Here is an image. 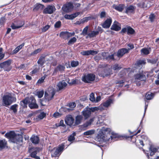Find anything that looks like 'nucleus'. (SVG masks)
<instances>
[{"label":"nucleus","mask_w":159,"mask_h":159,"mask_svg":"<svg viewBox=\"0 0 159 159\" xmlns=\"http://www.w3.org/2000/svg\"><path fill=\"white\" fill-rule=\"evenodd\" d=\"M112 135L115 136V137H117L116 134H114L111 129L103 127L98 131L97 140L99 142L109 141L113 139Z\"/></svg>","instance_id":"nucleus-1"},{"label":"nucleus","mask_w":159,"mask_h":159,"mask_svg":"<svg viewBox=\"0 0 159 159\" xmlns=\"http://www.w3.org/2000/svg\"><path fill=\"white\" fill-rule=\"evenodd\" d=\"M5 136L11 139L12 141L14 143H17L22 140V137L20 134H16L13 131H11L6 133Z\"/></svg>","instance_id":"nucleus-2"},{"label":"nucleus","mask_w":159,"mask_h":159,"mask_svg":"<svg viewBox=\"0 0 159 159\" xmlns=\"http://www.w3.org/2000/svg\"><path fill=\"white\" fill-rule=\"evenodd\" d=\"M16 99L14 95L11 93L6 94L3 97V103L6 106L10 105L12 102H16Z\"/></svg>","instance_id":"nucleus-3"},{"label":"nucleus","mask_w":159,"mask_h":159,"mask_svg":"<svg viewBox=\"0 0 159 159\" xmlns=\"http://www.w3.org/2000/svg\"><path fill=\"white\" fill-rule=\"evenodd\" d=\"M64 146V145L62 144L58 147L54 148L51 151L52 156L53 157L59 156L63 151Z\"/></svg>","instance_id":"nucleus-4"},{"label":"nucleus","mask_w":159,"mask_h":159,"mask_svg":"<svg viewBox=\"0 0 159 159\" xmlns=\"http://www.w3.org/2000/svg\"><path fill=\"white\" fill-rule=\"evenodd\" d=\"M12 62V60L8 59L0 63V67L3 68L5 71H8L11 69V65Z\"/></svg>","instance_id":"nucleus-5"},{"label":"nucleus","mask_w":159,"mask_h":159,"mask_svg":"<svg viewBox=\"0 0 159 159\" xmlns=\"http://www.w3.org/2000/svg\"><path fill=\"white\" fill-rule=\"evenodd\" d=\"M55 93V91L53 89L50 88L46 91L44 97L46 100L48 101L51 100L53 97Z\"/></svg>","instance_id":"nucleus-6"},{"label":"nucleus","mask_w":159,"mask_h":159,"mask_svg":"<svg viewBox=\"0 0 159 159\" xmlns=\"http://www.w3.org/2000/svg\"><path fill=\"white\" fill-rule=\"evenodd\" d=\"M95 78V75L90 74L83 77L82 80L85 83H90L91 81H94Z\"/></svg>","instance_id":"nucleus-7"},{"label":"nucleus","mask_w":159,"mask_h":159,"mask_svg":"<svg viewBox=\"0 0 159 159\" xmlns=\"http://www.w3.org/2000/svg\"><path fill=\"white\" fill-rule=\"evenodd\" d=\"M29 106L31 109H36L38 107L36 103L35 99L33 97H30L29 99Z\"/></svg>","instance_id":"nucleus-8"},{"label":"nucleus","mask_w":159,"mask_h":159,"mask_svg":"<svg viewBox=\"0 0 159 159\" xmlns=\"http://www.w3.org/2000/svg\"><path fill=\"white\" fill-rule=\"evenodd\" d=\"M135 81H145L146 80L145 75L143 72L134 75Z\"/></svg>","instance_id":"nucleus-9"},{"label":"nucleus","mask_w":159,"mask_h":159,"mask_svg":"<svg viewBox=\"0 0 159 159\" xmlns=\"http://www.w3.org/2000/svg\"><path fill=\"white\" fill-rule=\"evenodd\" d=\"M141 139H136L135 141L139 146V148H142L144 146V143L148 139V137L144 135H142L141 137Z\"/></svg>","instance_id":"nucleus-10"},{"label":"nucleus","mask_w":159,"mask_h":159,"mask_svg":"<svg viewBox=\"0 0 159 159\" xmlns=\"http://www.w3.org/2000/svg\"><path fill=\"white\" fill-rule=\"evenodd\" d=\"M73 6L71 2H69L64 5L62 7V9L64 12H68L70 11L73 8Z\"/></svg>","instance_id":"nucleus-11"},{"label":"nucleus","mask_w":159,"mask_h":159,"mask_svg":"<svg viewBox=\"0 0 159 159\" xmlns=\"http://www.w3.org/2000/svg\"><path fill=\"white\" fill-rule=\"evenodd\" d=\"M56 10L55 7L53 6H48L43 10V13L44 14H51Z\"/></svg>","instance_id":"nucleus-12"},{"label":"nucleus","mask_w":159,"mask_h":159,"mask_svg":"<svg viewBox=\"0 0 159 159\" xmlns=\"http://www.w3.org/2000/svg\"><path fill=\"white\" fill-rule=\"evenodd\" d=\"M75 33H70L67 31L61 32L60 34V36L64 38H69L71 36H73L75 35Z\"/></svg>","instance_id":"nucleus-13"},{"label":"nucleus","mask_w":159,"mask_h":159,"mask_svg":"<svg viewBox=\"0 0 159 159\" xmlns=\"http://www.w3.org/2000/svg\"><path fill=\"white\" fill-rule=\"evenodd\" d=\"M82 114L85 119L88 118L91 115V112L89 107H87L82 112Z\"/></svg>","instance_id":"nucleus-14"},{"label":"nucleus","mask_w":159,"mask_h":159,"mask_svg":"<svg viewBox=\"0 0 159 159\" xmlns=\"http://www.w3.org/2000/svg\"><path fill=\"white\" fill-rule=\"evenodd\" d=\"M39 151V149L37 148H33L29 149V151L30 153L31 157H35L37 152Z\"/></svg>","instance_id":"nucleus-15"},{"label":"nucleus","mask_w":159,"mask_h":159,"mask_svg":"<svg viewBox=\"0 0 159 159\" xmlns=\"http://www.w3.org/2000/svg\"><path fill=\"white\" fill-rule=\"evenodd\" d=\"M66 123L68 125H72L74 122V119L71 115L66 116L65 120Z\"/></svg>","instance_id":"nucleus-16"},{"label":"nucleus","mask_w":159,"mask_h":159,"mask_svg":"<svg viewBox=\"0 0 159 159\" xmlns=\"http://www.w3.org/2000/svg\"><path fill=\"white\" fill-rule=\"evenodd\" d=\"M111 29L112 30L118 31L121 29V25L119 23L115 21L111 26Z\"/></svg>","instance_id":"nucleus-17"},{"label":"nucleus","mask_w":159,"mask_h":159,"mask_svg":"<svg viewBox=\"0 0 159 159\" xmlns=\"http://www.w3.org/2000/svg\"><path fill=\"white\" fill-rule=\"evenodd\" d=\"M67 85V84L64 80L59 82L57 84V87L59 90L64 89Z\"/></svg>","instance_id":"nucleus-18"},{"label":"nucleus","mask_w":159,"mask_h":159,"mask_svg":"<svg viewBox=\"0 0 159 159\" xmlns=\"http://www.w3.org/2000/svg\"><path fill=\"white\" fill-rule=\"evenodd\" d=\"M112 19L111 18H109L107 19L105 21L103 24L102 25V26L103 28H109L111 23Z\"/></svg>","instance_id":"nucleus-19"},{"label":"nucleus","mask_w":159,"mask_h":159,"mask_svg":"<svg viewBox=\"0 0 159 159\" xmlns=\"http://www.w3.org/2000/svg\"><path fill=\"white\" fill-rule=\"evenodd\" d=\"M128 52V50L126 48H123L119 50L117 52V56L119 57H121L124 54Z\"/></svg>","instance_id":"nucleus-20"},{"label":"nucleus","mask_w":159,"mask_h":159,"mask_svg":"<svg viewBox=\"0 0 159 159\" xmlns=\"http://www.w3.org/2000/svg\"><path fill=\"white\" fill-rule=\"evenodd\" d=\"M91 112H94L98 111H102L104 109V108L102 107V105H100L99 106L95 107L89 108Z\"/></svg>","instance_id":"nucleus-21"},{"label":"nucleus","mask_w":159,"mask_h":159,"mask_svg":"<svg viewBox=\"0 0 159 159\" xmlns=\"http://www.w3.org/2000/svg\"><path fill=\"white\" fill-rule=\"evenodd\" d=\"M79 14V12H76L71 15L66 14L64 16V17L66 19H72L76 17Z\"/></svg>","instance_id":"nucleus-22"},{"label":"nucleus","mask_w":159,"mask_h":159,"mask_svg":"<svg viewBox=\"0 0 159 159\" xmlns=\"http://www.w3.org/2000/svg\"><path fill=\"white\" fill-rule=\"evenodd\" d=\"M113 103L112 100L111 99L107 100L105 102H103L101 105H102V107L104 108L105 107H108L110 106V105Z\"/></svg>","instance_id":"nucleus-23"},{"label":"nucleus","mask_w":159,"mask_h":159,"mask_svg":"<svg viewBox=\"0 0 159 159\" xmlns=\"http://www.w3.org/2000/svg\"><path fill=\"white\" fill-rule=\"evenodd\" d=\"M99 33V31H92L89 32L87 34V35L86 36V38H92L96 36V35H98Z\"/></svg>","instance_id":"nucleus-24"},{"label":"nucleus","mask_w":159,"mask_h":159,"mask_svg":"<svg viewBox=\"0 0 159 159\" xmlns=\"http://www.w3.org/2000/svg\"><path fill=\"white\" fill-rule=\"evenodd\" d=\"M135 8L132 5H130L126 8V12L128 14H130L134 12Z\"/></svg>","instance_id":"nucleus-25"},{"label":"nucleus","mask_w":159,"mask_h":159,"mask_svg":"<svg viewBox=\"0 0 159 159\" xmlns=\"http://www.w3.org/2000/svg\"><path fill=\"white\" fill-rule=\"evenodd\" d=\"M65 68V67L63 65H59L54 70V73L55 72H56L58 71L62 72L64 70Z\"/></svg>","instance_id":"nucleus-26"},{"label":"nucleus","mask_w":159,"mask_h":159,"mask_svg":"<svg viewBox=\"0 0 159 159\" xmlns=\"http://www.w3.org/2000/svg\"><path fill=\"white\" fill-rule=\"evenodd\" d=\"M31 141L34 143L36 144L39 142V139L37 136H32L30 138Z\"/></svg>","instance_id":"nucleus-27"},{"label":"nucleus","mask_w":159,"mask_h":159,"mask_svg":"<svg viewBox=\"0 0 159 159\" xmlns=\"http://www.w3.org/2000/svg\"><path fill=\"white\" fill-rule=\"evenodd\" d=\"M29 98H27L21 101L20 102V105L23 107H27V104L29 102Z\"/></svg>","instance_id":"nucleus-28"},{"label":"nucleus","mask_w":159,"mask_h":159,"mask_svg":"<svg viewBox=\"0 0 159 159\" xmlns=\"http://www.w3.org/2000/svg\"><path fill=\"white\" fill-rule=\"evenodd\" d=\"M43 5L41 4L37 3L34 5L33 10L36 11L40 10L42 9L43 8Z\"/></svg>","instance_id":"nucleus-29"},{"label":"nucleus","mask_w":159,"mask_h":159,"mask_svg":"<svg viewBox=\"0 0 159 159\" xmlns=\"http://www.w3.org/2000/svg\"><path fill=\"white\" fill-rule=\"evenodd\" d=\"M25 43H23L21 44L17 47L12 52V54H15L18 52L24 46Z\"/></svg>","instance_id":"nucleus-30"},{"label":"nucleus","mask_w":159,"mask_h":159,"mask_svg":"<svg viewBox=\"0 0 159 159\" xmlns=\"http://www.w3.org/2000/svg\"><path fill=\"white\" fill-rule=\"evenodd\" d=\"M25 43H23L21 44L17 47L12 52V54H15L18 52L24 46Z\"/></svg>","instance_id":"nucleus-31"},{"label":"nucleus","mask_w":159,"mask_h":159,"mask_svg":"<svg viewBox=\"0 0 159 159\" xmlns=\"http://www.w3.org/2000/svg\"><path fill=\"white\" fill-rule=\"evenodd\" d=\"M25 43H23L21 44L17 47L12 52V54H15L18 52L24 46Z\"/></svg>","instance_id":"nucleus-32"},{"label":"nucleus","mask_w":159,"mask_h":159,"mask_svg":"<svg viewBox=\"0 0 159 159\" xmlns=\"http://www.w3.org/2000/svg\"><path fill=\"white\" fill-rule=\"evenodd\" d=\"M113 7L117 11H121L124 9V5L122 4H120L118 5H114Z\"/></svg>","instance_id":"nucleus-33"},{"label":"nucleus","mask_w":159,"mask_h":159,"mask_svg":"<svg viewBox=\"0 0 159 159\" xmlns=\"http://www.w3.org/2000/svg\"><path fill=\"white\" fill-rule=\"evenodd\" d=\"M151 51L150 48H143L141 50V52L142 54L144 55H147L149 54Z\"/></svg>","instance_id":"nucleus-34"},{"label":"nucleus","mask_w":159,"mask_h":159,"mask_svg":"<svg viewBox=\"0 0 159 159\" xmlns=\"http://www.w3.org/2000/svg\"><path fill=\"white\" fill-rule=\"evenodd\" d=\"M94 118L93 117L90 119L88 121L86 122L83 125V126L84 127H87L88 126L90 125L94 121Z\"/></svg>","instance_id":"nucleus-35"},{"label":"nucleus","mask_w":159,"mask_h":159,"mask_svg":"<svg viewBox=\"0 0 159 159\" xmlns=\"http://www.w3.org/2000/svg\"><path fill=\"white\" fill-rule=\"evenodd\" d=\"M116 56L115 53L111 55H110L109 53L108 54L107 57L106 58V60L109 61L110 60H117V59L115 58V57Z\"/></svg>","instance_id":"nucleus-36"},{"label":"nucleus","mask_w":159,"mask_h":159,"mask_svg":"<svg viewBox=\"0 0 159 159\" xmlns=\"http://www.w3.org/2000/svg\"><path fill=\"white\" fill-rule=\"evenodd\" d=\"M24 22H22L20 25H16L14 24H12L11 25V27L13 29H15L19 28L22 26L24 25Z\"/></svg>","instance_id":"nucleus-37"},{"label":"nucleus","mask_w":159,"mask_h":159,"mask_svg":"<svg viewBox=\"0 0 159 159\" xmlns=\"http://www.w3.org/2000/svg\"><path fill=\"white\" fill-rule=\"evenodd\" d=\"M150 5V3L148 2H142L140 4L141 7L145 9L149 7Z\"/></svg>","instance_id":"nucleus-38"},{"label":"nucleus","mask_w":159,"mask_h":159,"mask_svg":"<svg viewBox=\"0 0 159 159\" xmlns=\"http://www.w3.org/2000/svg\"><path fill=\"white\" fill-rule=\"evenodd\" d=\"M95 132V130L94 129L87 131L84 133V134L85 135H91L94 134Z\"/></svg>","instance_id":"nucleus-39"},{"label":"nucleus","mask_w":159,"mask_h":159,"mask_svg":"<svg viewBox=\"0 0 159 159\" xmlns=\"http://www.w3.org/2000/svg\"><path fill=\"white\" fill-rule=\"evenodd\" d=\"M83 119V117L80 115L77 116L76 117L75 123L77 125L80 124Z\"/></svg>","instance_id":"nucleus-40"},{"label":"nucleus","mask_w":159,"mask_h":159,"mask_svg":"<svg viewBox=\"0 0 159 159\" xmlns=\"http://www.w3.org/2000/svg\"><path fill=\"white\" fill-rule=\"evenodd\" d=\"M103 117L101 116H99L98 117V121L97 122V124H100L102 125L103 124V119H102Z\"/></svg>","instance_id":"nucleus-41"},{"label":"nucleus","mask_w":159,"mask_h":159,"mask_svg":"<svg viewBox=\"0 0 159 159\" xmlns=\"http://www.w3.org/2000/svg\"><path fill=\"white\" fill-rule=\"evenodd\" d=\"M6 144V142L4 139L0 140V148H2L5 147Z\"/></svg>","instance_id":"nucleus-42"},{"label":"nucleus","mask_w":159,"mask_h":159,"mask_svg":"<svg viewBox=\"0 0 159 159\" xmlns=\"http://www.w3.org/2000/svg\"><path fill=\"white\" fill-rule=\"evenodd\" d=\"M153 93H148L146 94L145 97L147 100H151L153 98Z\"/></svg>","instance_id":"nucleus-43"},{"label":"nucleus","mask_w":159,"mask_h":159,"mask_svg":"<svg viewBox=\"0 0 159 159\" xmlns=\"http://www.w3.org/2000/svg\"><path fill=\"white\" fill-rule=\"evenodd\" d=\"M89 27L86 26L83 29L82 33L81 34V35L85 36L87 35V32L88 30Z\"/></svg>","instance_id":"nucleus-44"},{"label":"nucleus","mask_w":159,"mask_h":159,"mask_svg":"<svg viewBox=\"0 0 159 159\" xmlns=\"http://www.w3.org/2000/svg\"><path fill=\"white\" fill-rule=\"evenodd\" d=\"M135 32L134 30L130 26L128 27L127 33L128 34H132Z\"/></svg>","instance_id":"nucleus-45"},{"label":"nucleus","mask_w":159,"mask_h":159,"mask_svg":"<svg viewBox=\"0 0 159 159\" xmlns=\"http://www.w3.org/2000/svg\"><path fill=\"white\" fill-rule=\"evenodd\" d=\"M150 150L151 152L150 153V155L152 156L153 155L154 153L157 151V149L155 148L151 147L150 148Z\"/></svg>","instance_id":"nucleus-46"},{"label":"nucleus","mask_w":159,"mask_h":159,"mask_svg":"<svg viewBox=\"0 0 159 159\" xmlns=\"http://www.w3.org/2000/svg\"><path fill=\"white\" fill-rule=\"evenodd\" d=\"M44 94V91L43 90L39 91L37 92L36 95L39 98H42Z\"/></svg>","instance_id":"nucleus-47"},{"label":"nucleus","mask_w":159,"mask_h":159,"mask_svg":"<svg viewBox=\"0 0 159 159\" xmlns=\"http://www.w3.org/2000/svg\"><path fill=\"white\" fill-rule=\"evenodd\" d=\"M112 68L115 70H118L121 68V67L118 64H116L113 66Z\"/></svg>","instance_id":"nucleus-48"},{"label":"nucleus","mask_w":159,"mask_h":159,"mask_svg":"<svg viewBox=\"0 0 159 159\" xmlns=\"http://www.w3.org/2000/svg\"><path fill=\"white\" fill-rule=\"evenodd\" d=\"M77 40L76 38L75 37H74L71 39L68 42V44H73Z\"/></svg>","instance_id":"nucleus-49"},{"label":"nucleus","mask_w":159,"mask_h":159,"mask_svg":"<svg viewBox=\"0 0 159 159\" xmlns=\"http://www.w3.org/2000/svg\"><path fill=\"white\" fill-rule=\"evenodd\" d=\"M75 135V132H74L72 133V134H71L69 137L68 140L70 141H71L74 140L75 138L74 136Z\"/></svg>","instance_id":"nucleus-50"},{"label":"nucleus","mask_w":159,"mask_h":159,"mask_svg":"<svg viewBox=\"0 0 159 159\" xmlns=\"http://www.w3.org/2000/svg\"><path fill=\"white\" fill-rule=\"evenodd\" d=\"M46 116V114L44 112H41L38 116V119L41 120L43 119Z\"/></svg>","instance_id":"nucleus-51"},{"label":"nucleus","mask_w":159,"mask_h":159,"mask_svg":"<svg viewBox=\"0 0 159 159\" xmlns=\"http://www.w3.org/2000/svg\"><path fill=\"white\" fill-rule=\"evenodd\" d=\"M79 64L78 61H72L71 62V66L72 67H75L77 66Z\"/></svg>","instance_id":"nucleus-52"},{"label":"nucleus","mask_w":159,"mask_h":159,"mask_svg":"<svg viewBox=\"0 0 159 159\" xmlns=\"http://www.w3.org/2000/svg\"><path fill=\"white\" fill-rule=\"evenodd\" d=\"M17 107V105L16 104H15L11 106V109L12 110L14 113H16L17 111L16 107Z\"/></svg>","instance_id":"nucleus-53"},{"label":"nucleus","mask_w":159,"mask_h":159,"mask_svg":"<svg viewBox=\"0 0 159 159\" xmlns=\"http://www.w3.org/2000/svg\"><path fill=\"white\" fill-rule=\"evenodd\" d=\"M41 51V49L40 48H39L38 49H36V50L34 51L31 54V55L32 56H34L37 54V53H39Z\"/></svg>","instance_id":"nucleus-54"},{"label":"nucleus","mask_w":159,"mask_h":159,"mask_svg":"<svg viewBox=\"0 0 159 159\" xmlns=\"http://www.w3.org/2000/svg\"><path fill=\"white\" fill-rule=\"evenodd\" d=\"M89 50L84 51L81 52V54L84 56H87L90 55Z\"/></svg>","instance_id":"nucleus-55"},{"label":"nucleus","mask_w":159,"mask_h":159,"mask_svg":"<svg viewBox=\"0 0 159 159\" xmlns=\"http://www.w3.org/2000/svg\"><path fill=\"white\" fill-rule=\"evenodd\" d=\"M95 98L94 97V94L93 93H91L90 95V100L92 102H94L95 100Z\"/></svg>","instance_id":"nucleus-56"},{"label":"nucleus","mask_w":159,"mask_h":159,"mask_svg":"<svg viewBox=\"0 0 159 159\" xmlns=\"http://www.w3.org/2000/svg\"><path fill=\"white\" fill-rule=\"evenodd\" d=\"M91 19V17H86L81 20V22L82 23H84L90 20Z\"/></svg>","instance_id":"nucleus-57"},{"label":"nucleus","mask_w":159,"mask_h":159,"mask_svg":"<svg viewBox=\"0 0 159 159\" xmlns=\"http://www.w3.org/2000/svg\"><path fill=\"white\" fill-rule=\"evenodd\" d=\"M45 78L46 76H45V75L42 77L41 78H40L38 80L37 82L38 83L41 84L43 83Z\"/></svg>","instance_id":"nucleus-58"},{"label":"nucleus","mask_w":159,"mask_h":159,"mask_svg":"<svg viewBox=\"0 0 159 159\" xmlns=\"http://www.w3.org/2000/svg\"><path fill=\"white\" fill-rule=\"evenodd\" d=\"M38 63L41 66L43 65L44 63L43 59L42 58H40L38 60Z\"/></svg>","instance_id":"nucleus-59"},{"label":"nucleus","mask_w":159,"mask_h":159,"mask_svg":"<svg viewBox=\"0 0 159 159\" xmlns=\"http://www.w3.org/2000/svg\"><path fill=\"white\" fill-rule=\"evenodd\" d=\"M155 15L153 14H151L149 16V19L151 21H153L155 18Z\"/></svg>","instance_id":"nucleus-60"},{"label":"nucleus","mask_w":159,"mask_h":159,"mask_svg":"<svg viewBox=\"0 0 159 159\" xmlns=\"http://www.w3.org/2000/svg\"><path fill=\"white\" fill-rule=\"evenodd\" d=\"M69 106L71 108H73L76 106V104L74 102H72L69 103Z\"/></svg>","instance_id":"nucleus-61"},{"label":"nucleus","mask_w":159,"mask_h":159,"mask_svg":"<svg viewBox=\"0 0 159 159\" xmlns=\"http://www.w3.org/2000/svg\"><path fill=\"white\" fill-rule=\"evenodd\" d=\"M50 26L49 25H47L43 27L42 29V31L43 32H45L47 31L50 28Z\"/></svg>","instance_id":"nucleus-62"},{"label":"nucleus","mask_w":159,"mask_h":159,"mask_svg":"<svg viewBox=\"0 0 159 159\" xmlns=\"http://www.w3.org/2000/svg\"><path fill=\"white\" fill-rule=\"evenodd\" d=\"M128 27V26H126V27L122 28V30L120 31V33H125L126 32H127Z\"/></svg>","instance_id":"nucleus-63"},{"label":"nucleus","mask_w":159,"mask_h":159,"mask_svg":"<svg viewBox=\"0 0 159 159\" xmlns=\"http://www.w3.org/2000/svg\"><path fill=\"white\" fill-rule=\"evenodd\" d=\"M108 53H109L108 52H102V55L104 59L106 60V58L107 57Z\"/></svg>","instance_id":"nucleus-64"}]
</instances>
